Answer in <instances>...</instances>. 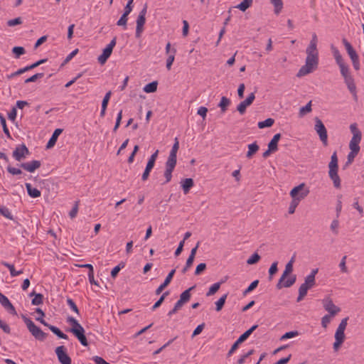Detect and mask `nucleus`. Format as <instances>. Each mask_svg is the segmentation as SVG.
Wrapping results in <instances>:
<instances>
[{
    "instance_id": "2",
    "label": "nucleus",
    "mask_w": 364,
    "mask_h": 364,
    "mask_svg": "<svg viewBox=\"0 0 364 364\" xmlns=\"http://www.w3.org/2000/svg\"><path fill=\"white\" fill-rule=\"evenodd\" d=\"M306 58L305 65L299 70L296 77H301L309 73H311L318 68V51L317 49L306 48Z\"/></svg>"
},
{
    "instance_id": "37",
    "label": "nucleus",
    "mask_w": 364,
    "mask_h": 364,
    "mask_svg": "<svg viewBox=\"0 0 364 364\" xmlns=\"http://www.w3.org/2000/svg\"><path fill=\"white\" fill-rule=\"evenodd\" d=\"M270 2L274 6V12L279 14L283 8L282 0H270Z\"/></svg>"
},
{
    "instance_id": "39",
    "label": "nucleus",
    "mask_w": 364,
    "mask_h": 364,
    "mask_svg": "<svg viewBox=\"0 0 364 364\" xmlns=\"http://www.w3.org/2000/svg\"><path fill=\"white\" fill-rule=\"evenodd\" d=\"M220 284H221V282H217V283L213 284L210 287L208 291L206 293V296H210L215 294L220 289Z\"/></svg>"
},
{
    "instance_id": "52",
    "label": "nucleus",
    "mask_w": 364,
    "mask_h": 364,
    "mask_svg": "<svg viewBox=\"0 0 364 364\" xmlns=\"http://www.w3.org/2000/svg\"><path fill=\"white\" fill-rule=\"evenodd\" d=\"M338 227H339V221L337 219L333 220L331 224L330 228H331V230L335 235H338Z\"/></svg>"
},
{
    "instance_id": "53",
    "label": "nucleus",
    "mask_w": 364,
    "mask_h": 364,
    "mask_svg": "<svg viewBox=\"0 0 364 364\" xmlns=\"http://www.w3.org/2000/svg\"><path fill=\"white\" fill-rule=\"evenodd\" d=\"M317 43H318L317 36L316 33H313L312 38H311L310 43L307 48L317 49Z\"/></svg>"
},
{
    "instance_id": "32",
    "label": "nucleus",
    "mask_w": 364,
    "mask_h": 364,
    "mask_svg": "<svg viewBox=\"0 0 364 364\" xmlns=\"http://www.w3.org/2000/svg\"><path fill=\"white\" fill-rule=\"evenodd\" d=\"M154 165L149 164L147 162L145 170L141 176V180L143 181H146L148 180L150 172L151 171L152 168H154Z\"/></svg>"
},
{
    "instance_id": "13",
    "label": "nucleus",
    "mask_w": 364,
    "mask_h": 364,
    "mask_svg": "<svg viewBox=\"0 0 364 364\" xmlns=\"http://www.w3.org/2000/svg\"><path fill=\"white\" fill-rule=\"evenodd\" d=\"M318 269H314L311 274H309L306 278H305V282L304 283H303L300 287L301 288H306V290L308 291V290L311 288H312L315 284H316V282H315V276L316 274L318 273Z\"/></svg>"
},
{
    "instance_id": "56",
    "label": "nucleus",
    "mask_w": 364,
    "mask_h": 364,
    "mask_svg": "<svg viewBox=\"0 0 364 364\" xmlns=\"http://www.w3.org/2000/svg\"><path fill=\"white\" fill-rule=\"evenodd\" d=\"M7 171L12 175H20L22 173L21 169L9 166L7 167Z\"/></svg>"
},
{
    "instance_id": "14",
    "label": "nucleus",
    "mask_w": 364,
    "mask_h": 364,
    "mask_svg": "<svg viewBox=\"0 0 364 364\" xmlns=\"http://www.w3.org/2000/svg\"><path fill=\"white\" fill-rule=\"evenodd\" d=\"M41 161L33 160L29 162L21 163L19 166L28 172H34L37 168L41 167Z\"/></svg>"
},
{
    "instance_id": "16",
    "label": "nucleus",
    "mask_w": 364,
    "mask_h": 364,
    "mask_svg": "<svg viewBox=\"0 0 364 364\" xmlns=\"http://www.w3.org/2000/svg\"><path fill=\"white\" fill-rule=\"evenodd\" d=\"M176 163L166 161V169L164 171V177L166 178L165 183L171 181L172 178V172L176 167Z\"/></svg>"
},
{
    "instance_id": "27",
    "label": "nucleus",
    "mask_w": 364,
    "mask_h": 364,
    "mask_svg": "<svg viewBox=\"0 0 364 364\" xmlns=\"http://www.w3.org/2000/svg\"><path fill=\"white\" fill-rule=\"evenodd\" d=\"M280 138L281 134H276L268 144V146L277 151L278 150V141H279Z\"/></svg>"
},
{
    "instance_id": "4",
    "label": "nucleus",
    "mask_w": 364,
    "mask_h": 364,
    "mask_svg": "<svg viewBox=\"0 0 364 364\" xmlns=\"http://www.w3.org/2000/svg\"><path fill=\"white\" fill-rule=\"evenodd\" d=\"M67 321L72 326L70 332L75 335L83 346H87L88 342L86 336H85V330L81 324L72 316H69Z\"/></svg>"
},
{
    "instance_id": "45",
    "label": "nucleus",
    "mask_w": 364,
    "mask_h": 364,
    "mask_svg": "<svg viewBox=\"0 0 364 364\" xmlns=\"http://www.w3.org/2000/svg\"><path fill=\"white\" fill-rule=\"evenodd\" d=\"M311 111V101L309 102L305 106L301 107L299 110L300 115L303 116Z\"/></svg>"
},
{
    "instance_id": "18",
    "label": "nucleus",
    "mask_w": 364,
    "mask_h": 364,
    "mask_svg": "<svg viewBox=\"0 0 364 364\" xmlns=\"http://www.w3.org/2000/svg\"><path fill=\"white\" fill-rule=\"evenodd\" d=\"M63 129H60V128L55 129L51 137L50 138V139L48 140V141L47 143V145H46L47 149H50L55 146L59 135L63 132Z\"/></svg>"
},
{
    "instance_id": "48",
    "label": "nucleus",
    "mask_w": 364,
    "mask_h": 364,
    "mask_svg": "<svg viewBox=\"0 0 364 364\" xmlns=\"http://www.w3.org/2000/svg\"><path fill=\"white\" fill-rule=\"evenodd\" d=\"M345 338H346V336H345L344 331L336 329V333H335V340L343 343L345 341Z\"/></svg>"
},
{
    "instance_id": "63",
    "label": "nucleus",
    "mask_w": 364,
    "mask_h": 364,
    "mask_svg": "<svg viewBox=\"0 0 364 364\" xmlns=\"http://www.w3.org/2000/svg\"><path fill=\"white\" fill-rule=\"evenodd\" d=\"M348 318L346 317V318H344L343 319L341 320V323H339L337 329L338 330H340V331H345L346 328V326H347V324H348Z\"/></svg>"
},
{
    "instance_id": "11",
    "label": "nucleus",
    "mask_w": 364,
    "mask_h": 364,
    "mask_svg": "<svg viewBox=\"0 0 364 364\" xmlns=\"http://www.w3.org/2000/svg\"><path fill=\"white\" fill-rule=\"evenodd\" d=\"M322 304L326 311H327L331 316H335L341 311V309L336 306L332 299L329 296L325 297L322 300Z\"/></svg>"
},
{
    "instance_id": "25",
    "label": "nucleus",
    "mask_w": 364,
    "mask_h": 364,
    "mask_svg": "<svg viewBox=\"0 0 364 364\" xmlns=\"http://www.w3.org/2000/svg\"><path fill=\"white\" fill-rule=\"evenodd\" d=\"M48 328L55 334L59 338H62V339H68V336L64 333L63 332H62L58 327L55 326H52L50 324H49V326H48Z\"/></svg>"
},
{
    "instance_id": "42",
    "label": "nucleus",
    "mask_w": 364,
    "mask_h": 364,
    "mask_svg": "<svg viewBox=\"0 0 364 364\" xmlns=\"http://www.w3.org/2000/svg\"><path fill=\"white\" fill-rule=\"evenodd\" d=\"M226 298H227V295L225 294L223 296H221L216 301V303H215V305H216L215 309H216L217 311H220L223 309V306H224V304L225 303Z\"/></svg>"
},
{
    "instance_id": "57",
    "label": "nucleus",
    "mask_w": 364,
    "mask_h": 364,
    "mask_svg": "<svg viewBox=\"0 0 364 364\" xmlns=\"http://www.w3.org/2000/svg\"><path fill=\"white\" fill-rule=\"evenodd\" d=\"M351 62L353 66V68L357 71L359 70L360 68V59L359 56H357L355 58H351Z\"/></svg>"
},
{
    "instance_id": "10",
    "label": "nucleus",
    "mask_w": 364,
    "mask_h": 364,
    "mask_svg": "<svg viewBox=\"0 0 364 364\" xmlns=\"http://www.w3.org/2000/svg\"><path fill=\"white\" fill-rule=\"evenodd\" d=\"M30 154L28 149L24 144L18 145L12 153V156L17 161H21L23 159Z\"/></svg>"
},
{
    "instance_id": "58",
    "label": "nucleus",
    "mask_w": 364,
    "mask_h": 364,
    "mask_svg": "<svg viewBox=\"0 0 364 364\" xmlns=\"http://www.w3.org/2000/svg\"><path fill=\"white\" fill-rule=\"evenodd\" d=\"M205 269H206L205 263L199 264L196 268L195 274L200 275Z\"/></svg>"
},
{
    "instance_id": "43",
    "label": "nucleus",
    "mask_w": 364,
    "mask_h": 364,
    "mask_svg": "<svg viewBox=\"0 0 364 364\" xmlns=\"http://www.w3.org/2000/svg\"><path fill=\"white\" fill-rule=\"evenodd\" d=\"M299 201H298V199L292 198V200L289 204V210H288L289 213V214L294 213L295 210H296V207L299 205Z\"/></svg>"
},
{
    "instance_id": "7",
    "label": "nucleus",
    "mask_w": 364,
    "mask_h": 364,
    "mask_svg": "<svg viewBox=\"0 0 364 364\" xmlns=\"http://www.w3.org/2000/svg\"><path fill=\"white\" fill-rule=\"evenodd\" d=\"M309 188L306 186L304 183H302L299 186L293 188L291 190L289 194L292 198L298 199V201L300 202L309 195Z\"/></svg>"
},
{
    "instance_id": "49",
    "label": "nucleus",
    "mask_w": 364,
    "mask_h": 364,
    "mask_svg": "<svg viewBox=\"0 0 364 364\" xmlns=\"http://www.w3.org/2000/svg\"><path fill=\"white\" fill-rule=\"evenodd\" d=\"M124 267V264L123 262L119 263L117 266L114 267L111 271V277L112 278H115L118 274L119 272L122 268Z\"/></svg>"
},
{
    "instance_id": "64",
    "label": "nucleus",
    "mask_w": 364,
    "mask_h": 364,
    "mask_svg": "<svg viewBox=\"0 0 364 364\" xmlns=\"http://www.w3.org/2000/svg\"><path fill=\"white\" fill-rule=\"evenodd\" d=\"M92 360L96 364H110L105 361L102 358L97 355L94 356L92 358Z\"/></svg>"
},
{
    "instance_id": "33",
    "label": "nucleus",
    "mask_w": 364,
    "mask_h": 364,
    "mask_svg": "<svg viewBox=\"0 0 364 364\" xmlns=\"http://www.w3.org/2000/svg\"><path fill=\"white\" fill-rule=\"evenodd\" d=\"M36 312L39 315L38 317H37L36 319L39 321L41 323H42L43 325H44L45 326H49V323H48L44 319H43V317L45 316V313L43 312V311L40 309V308H37L36 309Z\"/></svg>"
},
{
    "instance_id": "8",
    "label": "nucleus",
    "mask_w": 364,
    "mask_h": 364,
    "mask_svg": "<svg viewBox=\"0 0 364 364\" xmlns=\"http://www.w3.org/2000/svg\"><path fill=\"white\" fill-rule=\"evenodd\" d=\"M314 129L319 136L320 140L324 146L328 144L327 130L322 121L318 118H315Z\"/></svg>"
},
{
    "instance_id": "44",
    "label": "nucleus",
    "mask_w": 364,
    "mask_h": 364,
    "mask_svg": "<svg viewBox=\"0 0 364 364\" xmlns=\"http://www.w3.org/2000/svg\"><path fill=\"white\" fill-rule=\"evenodd\" d=\"M43 76H44V73H36V74L32 75L31 77L27 78L26 80H25L24 82L26 84L29 83V82H33L36 81L38 79L42 78Z\"/></svg>"
},
{
    "instance_id": "5",
    "label": "nucleus",
    "mask_w": 364,
    "mask_h": 364,
    "mask_svg": "<svg viewBox=\"0 0 364 364\" xmlns=\"http://www.w3.org/2000/svg\"><path fill=\"white\" fill-rule=\"evenodd\" d=\"M328 175L330 178L333 181V186L336 188H341V179L338 174V166L336 151H335L331 155V161L328 164Z\"/></svg>"
},
{
    "instance_id": "20",
    "label": "nucleus",
    "mask_w": 364,
    "mask_h": 364,
    "mask_svg": "<svg viewBox=\"0 0 364 364\" xmlns=\"http://www.w3.org/2000/svg\"><path fill=\"white\" fill-rule=\"evenodd\" d=\"M181 184L183 188L184 194L189 193L191 188L194 186V181L192 178H188L181 181Z\"/></svg>"
},
{
    "instance_id": "1",
    "label": "nucleus",
    "mask_w": 364,
    "mask_h": 364,
    "mask_svg": "<svg viewBox=\"0 0 364 364\" xmlns=\"http://www.w3.org/2000/svg\"><path fill=\"white\" fill-rule=\"evenodd\" d=\"M331 48L336 63L340 69V73L343 78L344 83L352 95L353 100L357 102L358 100L357 87L354 77L350 70L349 65L345 62L342 55L336 47L332 45Z\"/></svg>"
},
{
    "instance_id": "29",
    "label": "nucleus",
    "mask_w": 364,
    "mask_h": 364,
    "mask_svg": "<svg viewBox=\"0 0 364 364\" xmlns=\"http://www.w3.org/2000/svg\"><path fill=\"white\" fill-rule=\"evenodd\" d=\"M157 85H158V82L157 81H153L150 83H148L147 85H146L144 88H143V90L146 92V93H152V92H154L156 91L157 90Z\"/></svg>"
},
{
    "instance_id": "21",
    "label": "nucleus",
    "mask_w": 364,
    "mask_h": 364,
    "mask_svg": "<svg viewBox=\"0 0 364 364\" xmlns=\"http://www.w3.org/2000/svg\"><path fill=\"white\" fill-rule=\"evenodd\" d=\"M25 186L29 196L31 198H38L41 196V191L38 189L33 188L31 183H26Z\"/></svg>"
},
{
    "instance_id": "54",
    "label": "nucleus",
    "mask_w": 364,
    "mask_h": 364,
    "mask_svg": "<svg viewBox=\"0 0 364 364\" xmlns=\"http://www.w3.org/2000/svg\"><path fill=\"white\" fill-rule=\"evenodd\" d=\"M299 333H298V331H289V332H287L285 333L283 336H282V337L280 338V340H287V339H289V338H291L296 336H297Z\"/></svg>"
},
{
    "instance_id": "28",
    "label": "nucleus",
    "mask_w": 364,
    "mask_h": 364,
    "mask_svg": "<svg viewBox=\"0 0 364 364\" xmlns=\"http://www.w3.org/2000/svg\"><path fill=\"white\" fill-rule=\"evenodd\" d=\"M195 289V286H193L188 289L185 290L180 295V300L182 301L184 304L187 303L191 299V293L190 291Z\"/></svg>"
},
{
    "instance_id": "36",
    "label": "nucleus",
    "mask_w": 364,
    "mask_h": 364,
    "mask_svg": "<svg viewBox=\"0 0 364 364\" xmlns=\"http://www.w3.org/2000/svg\"><path fill=\"white\" fill-rule=\"evenodd\" d=\"M274 120L272 118H267V119L259 122L258 123V127L259 129H263L265 127H270L273 125Z\"/></svg>"
},
{
    "instance_id": "46",
    "label": "nucleus",
    "mask_w": 364,
    "mask_h": 364,
    "mask_svg": "<svg viewBox=\"0 0 364 364\" xmlns=\"http://www.w3.org/2000/svg\"><path fill=\"white\" fill-rule=\"evenodd\" d=\"M346 258H347V256H346V255L343 256L340 262V264H339V267H340L341 272L343 273L348 272V269L346 267Z\"/></svg>"
},
{
    "instance_id": "41",
    "label": "nucleus",
    "mask_w": 364,
    "mask_h": 364,
    "mask_svg": "<svg viewBox=\"0 0 364 364\" xmlns=\"http://www.w3.org/2000/svg\"><path fill=\"white\" fill-rule=\"evenodd\" d=\"M0 213L4 215L5 218L9 219V220H13V215L11 213L10 210H9L8 208L5 207V206H1L0 207Z\"/></svg>"
},
{
    "instance_id": "47",
    "label": "nucleus",
    "mask_w": 364,
    "mask_h": 364,
    "mask_svg": "<svg viewBox=\"0 0 364 364\" xmlns=\"http://www.w3.org/2000/svg\"><path fill=\"white\" fill-rule=\"evenodd\" d=\"M277 264H278V262H274L270 268L269 269V280H272V276L277 273L278 269H277Z\"/></svg>"
},
{
    "instance_id": "24",
    "label": "nucleus",
    "mask_w": 364,
    "mask_h": 364,
    "mask_svg": "<svg viewBox=\"0 0 364 364\" xmlns=\"http://www.w3.org/2000/svg\"><path fill=\"white\" fill-rule=\"evenodd\" d=\"M1 264L9 269L11 277H16L23 273L22 270L16 271L14 266L13 264H9L5 261H2Z\"/></svg>"
},
{
    "instance_id": "55",
    "label": "nucleus",
    "mask_w": 364,
    "mask_h": 364,
    "mask_svg": "<svg viewBox=\"0 0 364 364\" xmlns=\"http://www.w3.org/2000/svg\"><path fill=\"white\" fill-rule=\"evenodd\" d=\"M331 315H325L324 316L322 317L321 318V326L323 327V328H326L327 326L328 325V323L331 322Z\"/></svg>"
},
{
    "instance_id": "17",
    "label": "nucleus",
    "mask_w": 364,
    "mask_h": 364,
    "mask_svg": "<svg viewBox=\"0 0 364 364\" xmlns=\"http://www.w3.org/2000/svg\"><path fill=\"white\" fill-rule=\"evenodd\" d=\"M179 149V142L178 141V139L176 138L175 139V143L173 144V146H172V149L170 151V154H169V156H168V158L167 159V161H171V162H175L176 163L177 162V151Z\"/></svg>"
},
{
    "instance_id": "6",
    "label": "nucleus",
    "mask_w": 364,
    "mask_h": 364,
    "mask_svg": "<svg viewBox=\"0 0 364 364\" xmlns=\"http://www.w3.org/2000/svg\"><path fill=\"white\" fill-rule=\"evenodd\" d=\"M23 321L31 333L38 340L44 341L47 334L44 333L39 327H38L31 318L23 316Z\"/></svg>"
},
{
    "instance_id": "61",
    "label": "nucleus",
    "mask_w": 364,
    "mask_h": 364,
    "mask_svg": "<svg viewBox=\"0 0 364 364\" xmlns=\"http://www.w3.org/2000/svg\"><path fill=\"white\" fill-rule=\"evenodd\" d=\"M350 130L351 133L353 134V136H354V134L362 135L361 132L358 129L356 123H353V124H350Z\"/></svg>"
},
{
    "instance_id": "3",
    "label": "nucleus",
    "mask_w": 364,
    "mask_h": 364,
    "mask_svg": "<svg viewBox=\"0 0 364 364\" xmlns=\"http://www.w3.org/2000/svg\"><path fill=\"white\" fill-rule=\"evenodd\" d=\"M294 262V257H291L290 261L286 264L285 269L283 272L276 286L278 289H281L284 287H290L295 283L296 279V275H292L288 279L286 280L287 277L293 271Z\"/></svg>"
},
{
    "instance_id": "23",
    "label": "nucleus",
    "mask_w": 364,
    "mask_h": 364,
    "mask_svg": "<svg viewBox=\"0 0 364 364\" xmlns=\"http://www.w3.org/2000/svg\"><path fill=\"white\" fill-rule=\"evenodd\" d=\"M34 296V298L31 301L32 305H40L43 304V295L38 293H36L35 291H33L30 294V296Z\"/></svg>"
},
{
    "instance_id": "30",
    "label": "nucleus",
    "mask_w": 364,
    "mask_h": 364,
    "mask_svg": "<svg viewBox=\"0 0 364 364\" xmlns=\"http://www.w3.org/2000/svg\"><path fill=\"white\" fill-rule=\"evenodd\" d=\"M230 104V99H228V97H224V96L221 97V100H220V102L218 106L220 107L221 112L223 113L226 112Z\"/></svg>"
},
{
    "instance_id": "59",
    "label": "nucleus",
    "mask_w": 364,
    "mask_h": 364,
    "mask_svg": "<svg viewBox=\"0 0 364 364\" xmlns=\"http://www.w3.org/2000/svg\"><path fill=\"white\" fill-rule=\"evenodd\" d=\"M306 294H307V291L306 290V288L302 289V288L299 287V296L296 299V301L297 302L301 301L304 298V296L306 295Z\"/></svg>"
},
{
    "instance_id": "22",
    "label": "nucleus",
    "mask_w": 364,
    "mask_h": 364,
    "mask_svg": "<svg viewBox=\"0 0 364 364\" xmlns=\"http://www.w3.org/2000/svg\"><path fill=\"white\" fill-rule=\"evenodd\" d=\"M249 105H250V95H248L244 101L237 105V110L240 112V114H243Z\"/></svg>"
},
{
    "instance_id": "26",
    "label": "nucleus",
    "mask_w": 364,
    "mask_h": 364,
    "mask_svg": "<svg viewBox=\"0 0 364 364\" xmlns=\"http://www.w3.org/2000/svg\"><path fill=\"white\" fill-rule=\"evenodd\" d=\"M250 6V0H243L242 2L237 5L236 6H234L232 9L230 10V13H232V11H235L237 9H239L242 11H246Z\"/></svg>"
},
{
    "instance_id": "9",
    "label": "nucleus",
    "mask_w": 364,
    "mask_h": 364,
    "mask_svg": "<svg viewBox=\"0 0 364 364\" xmlns=\"http://www.w3.org/2000/svg\"><path fill=\"white\" fill-rule=\"evenodd\" d=\"M116 45V38H114L110 43L103 49L102 53L98 57L97 60L100 64L103 65L106 63L112 53V50Z\"/></svg>"
},
{
    "instance_id": "31",
    "label": "nucleus",
    "mask_w": 364,
    "mask_h": 364,
    "mask_svg": "<svg viewBox=\"0 0 364 364\" xmlns=\"http://www.w3.org/2000/svg\"><path fill=\"white\" fill-rule=\"evenodd\" d=\"M176 53V48H172L171 50V54H167L168 56V58L166 59V68L169 70H171V65L174 61V59H175V55Z\"/></svg>"
},
{
    "instance_id": "40",
    "label": "nucleus",
    "mask_w": 364,
    "mask_h": 364,
    "mask_svg": "<svg viewBox=\"0 0 364 364\" xmlns=\"http://www.w3.org/2000/svg\"><path fill=\"white\" fill-rule=\"evenodd\" d=\"M146 10H147V6L146 4L144 5V8L142 9V10L140 11L138 17H137V19L136 21V23H145V15L146 14Z\"/></svg>"
},
{
    "instance_id": "38",
    "label": "nucleus",
    "mask_w": 364,
    "mask_h": 364,
    "mask_svg": "<svg viewBox=\"0 0 364 364\" xmlns=\"http://www.w3.org/2000/svg\"><path fill=\"white\" fill-rule=\"evenodd\" d=\"M12 53L14 54L16 58H19L21 55L25 54L26 50L21 46H15L12 49Z\"/></svg>"
},
{
    "instance_id": "19",
    "label": "nucleus",
    "mask_w": 364,
    "mask_h": 364,
    "mask_svg": "<svg viewBox=\"0 0 364 364\" xmlns=\"http://www.w3.org/2000/svg\"><path fill=\"white\" fill-rule=\"evenodd\" d=\"M342 43H343V46H345L346 52L348 54L350 59L358 56L355 50L353 48L352 45L348 41V40L346 38H343L342 39Z\"/></svg>"
},
{
    "instance_id": "50",
    "label": "nucleus",
    "mask_w": 364,
    "mask_h": 364,
    "mask_svg": "<svg viewBox=\"0 0 364 364\" xmlns=\"http://www.w3.org/2000/svg\"><path fill=\"white\" fill-rule=\"evenodd\" d=\"M67 304L68 305L70 306V308L74 311L75 312L76 314H79V309L77 306V305L75 304V303L74 302V301L70 299V298H68L67 300Z\"/></svg>"
},
{
    "instance_id": "60",
    "label": "nucleus",
    "mask_w": 364,
    "mask_h": 364,
    "mask_svg": "<svg viewBox=\"0 0 364 364\" xmlns=\"http://www.w3.org/2000/svg\"><path fill=\"white\" fill-rule=\"evenodd\" d=\"M204 328H205L204 323L198 325L193 331V332L192 333V337H195V336L199 335L202 332V331L204 329Z\"/></svg>"
},
{
    "instance_id": "34",
    "label": "nucleus",
    "mask_w": 364,
    "mask_h": 364,
    "mask_svg": "<svg viewBox=\"0 0 364 364\" xmlns=\"http://www.w3.org/2000/svg\"><path fill=\"white\" fill-rule=\"evenodd\" d=\"M169 294V291H165L161 296V297L159 298V299L155 302V304L153 305V306L151 307V310L152 311H154L156 310L157 308H159L161 304L164 302V299H166V297Z\"/></svg>"
},
{
    "instance_id": "35",
    "label": "nucleus",
    "mask_w": 364,
    "mask_h": 364,
    "mask_svg": "<svg viewBox=\"0 0 364 364\" xmlns=\"http://www.w3.org/2000/svg\"><path fill=\"white\" fill-rule=\"evenodd\" d=\"M0 122L2 125V128H3V131H4V134L6 135L8 139H11L12 138L11 136L10 132L6 126V119L2 115H0Z\"/></svg>"
},
{
    "instance_id": "15",
    "label": "nucleus",
    "mask_w": 364,
    "mask_h": 364,
    "mask_svg": "<svg viewBox=\"0 0 364 364\" xmlns=\"http://www.w3.org/2000/svg\"><path fill=\"white\" fill-rule=\"evenodd\" d=\"M175 272L176 269H173L168 274L164 282L156 289L155 294L156 295H159L163 291V290L171 283Z\"/></svg>"
},
{
    "instance_id": "51",
    "label": "nucleus",
    "mask_w": 364,
    "mask_h": 364,
    "mask_svg": "<svg viewBox=\"0 0 364 364\" xmlns=\"http://www.w3.org/2000/svg\"><path fill=\"white\" fill-rule=\"evenodd\" d=\"M249 336H250V328L247 329L244 333H242L236 341V342L240 344L245 340H247L249 338Z\"/></svg>"
},
{
    "instance_id": "62",
    "label": "nucleus",
    "mask_w": 364,
    "mask_h": 364,
    "mask_svg": "<svg viewBox=\"0 0 364 364\" xmlns=\"http://www.w3.org/2000/svg\"><path fill=\"white\" fill-rule=\"evenodd\" d=\"M4 308L11 314L12 315H16L17 313H16V311L15 309V307L14 306V305L9 302V304H8L6 306H4Z\"/></svg>"
},
{
    "instance_id": "12",
    "label": "nucleus",
    "mask_w": 364,
    "mask_h": 364,
    "mask_svg": "<svg viewBox=\"0 0 364 364\" xmlns=\"http://www.w3.org/2000/svg\"><path fill=\"white\" fill-rule=\"evenodd\" d=\"M55 353L61 364H71V358L66 353V349L63 346L57 347L55 349Z\"/></svg>"
}]
</instances>
